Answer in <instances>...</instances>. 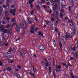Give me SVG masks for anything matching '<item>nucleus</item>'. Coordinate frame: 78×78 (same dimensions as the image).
<instances>
[{"label": "nucleus", "instance_id": "f257e3e1", "mask_svg": "<svg viewBox=\"0 0 78 78\" xmlns=\"http://www.w3.org/2000/svg\"><path fill=\"white\" fill-rule=\"evenodd\" d=\"M59 5H60L59 3L54 5V7L52 8V11H54V12H55L58 9V6H59Z\"/></svg>", "mask_w": 78, "mask_h": 78}, {"label": "nucleus", "instance_id": "f03ea898", "mask_svg": "<svg viewBox=\"0 0 78 78\" xmlns=\"http://www.w3.org/2000/svg\"><path fill=\"white\" fill-rule=\"evenodd\" d=\"M12 25H16V31L18 32H19L20 31V28L18 27V26L17 24L16 23H13L12 24Z\"/></svg>", "mask_w": 78, "mask_h": 78}, {"label": "nucleus", "instance_id": "7ed1b4c3", "mask_svg": "<svg viewBox=\"0 0 78 78\" xmlns=\"http://www.w3.org/2000/svg\"><path fill=\"white\" fill-rule=\"evenodd\" d=\"M0 30L1 31H2L3 33H7V32L8 31L7 29H4V28L0 29Z\"/></svg>", "mask_w": 78, "mask_h": 78}, {"label": "nucleus", "instance_id": "20e7f679", "mask_svg": "<svg viewBox=\"0 0 78 78\" xmlns=\"http://www.w3.org/2000/svg\"><path fill=\"white\" fill-rule=\"evenodd\" d=\"M16 9H12L10 10V13H12V16H15V13H14V12H15Z\"/></svg>", "mask_w": 78, "mask_h": 78}, {"label": "nucleus", "instance_id": "39448f33", "mask_svg": "<svg viewBox=\"0 0 78 78\" xmlns=\"http://www.w3.org/2000/svg\"><path fill=\"white\" fill-rule=\"evenodd\" d=\"M74 35H76V34L77 35V34H78V30L76 28H75L74 29Z\"/></svg>", "mask_w": 78, "mask_h": 78}, {"label": "nucleus", "instance_id": "423d86ee", "mask_svg": "<svg viewBox=\"0 0 78 78\" xmlns=\"http://www.w3.org/2000/svg\"><path fill=\"white\" fill-rule=\"evenodd\" d=\"M27 22L29 23V24H31L32 23V22L31 21V19H30V18H27Z\"/></svg>", "mask_w": 78, "mask_h": 78}, {"label": "nucleus", "instance_id": "0eeeda50", "mask_svg": "<svg viewBox=\"0 0 78 78\" xmlns=\"http://www.w3.org/2000/svg\"><path fill=\"white\" fill-rule=\"evenodd\" d=\"M44 49L45 48L44 47V46H41V49H40L41 51H43Z\"/></svg>", "mask_w": 78, "mask_h": 78}, {"label": "nucleus", "instance_id": "6e6552de", "mask_svg": "<svg viewBox=\"0 0 78 78\" xmlns=\"http://www.w3.org/2000/svg\"><path fill=\"white\" fill-rule=\"evenodd\" d=\"M66 38H71L72 37V36H70V34H67L66 36Z\"/></svg>", "mask_w": 78, "mask_h": 78}, {"label": "nucleus", "instance_id": "1a4fd4ad", "mask_svg": "<svg viewBox=\"0 0 78 78\" xmlns=\"http://www.w3.org/2000/svg\"><path fill=\"white\" fill-rule=\"evenodd\" d=\"M55 67L56 69H60L61 68V66L60 65H57Z\"/></svg>", "mask_w": 78, "mask_h": 78}, {"label": "nucleus", "instance_id": "9d476101", "mask_svg": "<svg viewBox=\"0 0 78 78\" xmlns=\"http://www.w3.org/2000/svg\"><path fill=\"white\" fill-rule=\"evenodd\" d=\"M59 0H54V2L55 3V4H58V3H59V5H60V4H59Z\"/></svg>", "mask_w": 78, "mask_h": 78}, {"label": "nucleus", "instance_id": "9b49d317", "mask_svg": "<svg viewBox=\"0 0 78 78\" xmlns=\"http://www.w3.org/2000/svg\"><path fill=\"white\" fill-rule=\"evenodd\" d=\"M2 6L3 8H4V9H7V8H8V6L7 5H2Z\"/></svg>", "mask_w": 78, "mask_h": 78}, {"label": "nucleus", "instance_id": "f8f14e48", "mask_svg": "<svg viewBox=\"0 0 78 78\" xmlns=\"http://www.w3.org/2000/svg\"><path fill=\"white\" fill-rule=\"evenodd\" d=\"M2 11H3V9L2 7H0V16L2 14Z\"/></svg>", "mask_w": 78, "mask_h": 78}, {"label": "nucleus", "instance_id": "ddd939ff", "mask_svg": "<svg viewBox=\"0 0 78 78\" xmlns=\"http://www.w3.org/2000/svg\"><path fill=\"white\" fill-rule=\"evenodd\" d=\"M13 62V61L11 59L8 60V62H9V63H11V64H12V63Z\"/></svg>", "mask_w": 78, "mask_h": 78}, {"label": "nucleus", "instance_id": "4468645a", "mask_svg": "<svg viewBox=\"0 0 78 78\" xmlns=\"http://www.w3.org/2000/svg\"><path fill=\"white\" fill-rule=\"evenodd\" d=\"M48 62H45V65L46 67H48L49 66L48 65Z\"/></svg>", "mask_w": 78, "mask_h": 78}, {"label": "nucleus", "instance_id": "2eb2a0df", "mask_svg": "<svg viewBox=\"0 0 78 78\" xmlns=\"http://www.w3.org/2000/svg\"><path fill=\"white\" fill-rule=\"evenodd\" d=\"M38 34L39 35H40V36H43V37H44V36H43V34H42V33L41 32H39L38 33Z\"/></svg>", "mask_w": 78, "mask_h": 78}, {"label": "nucleus", "instance_id": "dca6fc26", "mask_svg": "<svg viewBox=\"0 0 78 78\" xmlns=\"http://www.w3.org/2000/svg\"><path fill=\"white\" fill-rule=\"evenodd\" d=\"M59 44L60 45V48H61V51H62V44L60 42H59Z\"/></svg>", "mask_w": 78, "mask_h": 78}, {"label": "nucleus", "instance_id": "f3484780", "mask_svg": "<svg viewBox=\"0 0 78 78\" xmlns=\"http://www.w3.org/2000/svg\"><path fill=\"white\" fill-rule=\"evenodd\" d=\"M33 70H34V72H36V68L34 66L33 67Z\"/></svg>", "mask_w": 78, "mask_h": 78}, {"label": "nucleus", "instance_id": "a211bd4d", "mask_svg": "<svg viewBox=\"0 0 78 78\" xmlns=\"http://www.w3.org/2000/svg\"><path fill=\"white\" fill-rule=\"evenodd\" d=\"M55 12V14H56V15L58 16V14H59V12H58L59 11H58V10H57V11Z\"/></svg>", "mask_w": 78, "mask_h": 78}, {"label": "nucleus", "instance_id": "6ab92c4d", "mask_svg": "<svg viewBox=\"0 0 78 78\" xmlns=\"http://www.w3.org/2000/svg\"><path fill=\"white\" fill-rule=\"evenodd\" d=\"M5 4L6 5H7V7H8V8H10V7H9V3H6V2Z\"/></svg>", "mask_w": 78, "mask_h": 78}, {"label": "nucleus", "instance_id": "aec40b11", "mask_svg": "<svg viewBox=\"0 0 78 78\" xmlns=\"http://www.w3.org/2000/svg\"><path fill=\"white\" fill-rule=\"evenodd\" d=\"M54 17H51V21H54L55 20V19H54Z\"/></svg>", "mask_w": 78, "mask_h": 78}, {"label": "nucleus", "instance_id": "412c9836", "mask_svg": "<svg viewBox=\"0 0 78 78\" xmlns=\"http://www.w3.org/2000/svg\"><path fill=\"white\" fill-rule=\"evenodd\" d=\"M72 50L73 51H75V50H76V48L73 47L72 48Z\"/></svg>", "mask_w": 78, "mask_h": 78}, {"label": "nucleus", "instance_id": "4be33fe9", "mask_svg": "<svg viewBox=\"0 0 78 78\" xmlns=\"http://www.w3.org/2000/svg\"><path fill=\"white\" fill-rule=\"evenodd\" d=\"M38 5H42V3L40 2L39 0H38Z\"/></svg>", "mask_w": 78, "mask_h": 78}, {"label": "nucleus", "instance_id": "5701e85b", "mask_svg": "<svg viewBox=\"0 0 78 78\" xmlns=\"http://www.w3.org/2000/svg\"><path fill=\"white\" fill-rule=\"evenodd\" d=\"M34 13V11L33 10H32L30 12V14L31 15H33V14Z\"/></svg>", "mask_w": 78, "mask_h": 78}, {"label": "nucleus", "instance_id": "b1692460", "mask_svg": "<svg viewBox=\"0 0 78 78\" xmlns=\"http://www.w3.org/2000/svg\"><path fill=\"white\" fill-rule=\"evenodd\" d=\"M41 2L42 3V4H43V3H45V0H42L41 1Z\"/></svg>", "mask_w": 78, "mask_h": 78}, {"label": "nucleus", "instance_id": "393cba45", "mask_svg": "<svg viewBox=\"0 0 78 78\" xmlns=\"http://www.w3.org/2000/svg\"><path fill=\"white\" fill-rule=\"evenodd\" d=\"M17 67L19 69H21V66L20 65H18L17 66Z\"/></svg>", "mask_w": 78, "mask_h": 78}, {"label": "nucleus", "instance_id": "a878e982", "mask_svg": "<svg viewBox=\"0 0 78 78\" xmlns=\"http://www.w3.org/2000/svg\"><path fill=\"white\" fill-rule=\"evenodd\" d=\"M60 15L61 17H63L64 16V14L62 13H60Z\"/></svg>", "mask_w": 78, "mask_h": 78}, {"label": "nucleus", "instance_id": "bb28decb", "mask_svg": "<svg viewBox=\"0 0 78 78\" xmlns=\"http://www.w3.org/2000/svg\"><path fill=\"white\" fill-rule=\"evenodd\" d=\"M46 23L47 25H49L50 23V21H46Z\"/></svg>", "mask_w": 78, "mask_h": 78}, {"label": "nucleus", "instance_id": "cd10ccee", "mask_svg": "<svg viewBox=\"0 0 78 78\" xmlns=\"http://www.w3.org/2000/svg\"><path fill=\"white\" fill-rule=\"evenodd\" d=\"M69 25L70 26H72L73 25V23L72 22H71L69 23Z\"/></svg>", "mask_w": 78, "mask_h": 78}, {"label": "nucleus", "instance_id": "c85d7f7f", "mask_svg": "<svg viewBox=\"0 0 78 78\" xmlns=\"http://www.w3.org/2000/svg\"><path fill=\"white\" fill-rule=\"evenodd\" d=\"M55 70L56 71V72H57V73H59V70H58V69L57 68H56L55 69Z\"/></svg>", "mask_w": 78, "mask_h": 78}, {"label": "nucleus", "instance_id": "c756f323", "mask_svg": "<svg viewBox=\"0 0 78 78\" xmlns=\"http://www.w3.org/2000/svg\"><path fill=\"white\" fill-rule=\"evenodd\" d=\"M10 27V25H7L6 26V28H9Z\"/></svg>", "mask_w": 78, "mask_h": 78}, {"label": "nucleus", "instance_id": "7c9ffc66", "mask_svg": "<svg viewBox=\"0 0 78 78\" xmlns=\"http://www.w3.org/2000/svg\"><path fill=\"white\" fill-rule=\"evenodd\" d=\"M52 12V10L51 9L49 10V13H50V14H51V12Z\"/></svg>", "mask_w": 78, "mask_h": 78}, {"label": "nucleus", "instance_id": "2f4dec72", "mask_svg": "<svg viewBox=\"0 0 78 78\" xmlns=\"http://www.w3.org/2000/svg\"><path fill=\"white\" fill-rule=\"evenodd\" d=\"M6 69L9 70V71H11L12 69H11V68H6Z\"/></svg>", "mask_w": 78, "mask_h": 78}, {"label": "nucleus", "instance_id": "473e14b6", "mask_svg": "<svg viewBox=\"0 0 78 78\" xmlns=\"http://www.w3.org/2000/svg\"><path fill=\"white\" fill-rule=\"evenodd\" d=\"M35 16V20L36 21H38V20L37 19V18H36V16Z\"/></svg>", "mask_w": 78, "mask_h": 78}, {"label": "nucleus", "instance_id": "72a5a7b5", "mask_svg": "<svg viewBox=\"0 0 78 78\" xmlns=\"http://www.w3.org/2000/svg\"><path fill=\"white\" fill-rule=\"evenodd\" d=\"M15 19H14V18H13L12 19V22H15Z\"/></svg>", "mask_w": 78, "mask_h": 78}, {"label": "nucleus", "instance_id": "f704fd0d", "mask_svg": "<svg viewBox=\"0 0 78 78\" xmlns=\"http://www.w3.org/2000/svg\"><path fill=\"white\" fill-rule=\"evenodd\" d=\"M54 2L55 1H54L53 0H51L50 1V2L51 3H54Z\"/></svg>", "mask_w": 78, "mask_h": 78}, {"label": "nucleus", "instance_id": "c9c22d12", "mask_svg": "<svg viewBox=\"0 0 78 78\" xmlns=\"http://www.w3.org/2000/svg\"><path fill=\"white\" fill-rule=\"evenodd\" d=\"M30 33H34V30H31L30 31Z\"/></svg>", "mask_w": 78, "mask_h": 78}, {"label": "nucleus", "instance_id": "e433bc0d", "mask_svg": "<svg viewBox=\"0 0 78 78\" xmlns=\"http://www.w3.org/2000/svg\"><path fill=\"white\" fill-rule=\"evenodd\" d=\"M15 76H16L17 78H19V77H18V75L17 74V73H15L14 74Z\"/></svg>", "mask_w": 78, "mask_h": 78}, {"label": "nucleus", "instance_id": "4c0bfd02", "mask_svg": "<svg viewBox=\"0 0 78 78\" xmlns=\"http://www.w3.org/2000/svg\"><path fill=\"white\" fill-rule=\"evenodd\" d=\"M6 20H7V21H9V20H10V19H9V17L6 18Z\"/></svg>", "mask_w": 78, "mask_h": 78}, {"label": "nucleus", "instance_id": "58836bf2", "mask_svg": "<svg viewBox=\"0 0 78 78\" xmlns=\"http://www.w3.org/2000/svg\"><path fill=\"white\" fill-rule=\"evenodd\" d=\"M0 28H1V29H2V28H3V25H2L0 26Z\"/></svg>", "mask_w": 78, "mask_h": 78}, {"label": "nucleus", "instance_id": "ea45409f", "mask_svg": "<svg viewBox=\"0 0 78 78\" xmlns=\"http://www.w3.org/2000/svg\"><path fill=\"white\" fill-rule=\"evenodd\" d=\"M35 6L36 8H40L39 5H38L37 6L36 5H35Z\"/></svg>", "mask_w": 78, "mask_h": 78}, {"label": "nucleus", "instance_id": "a19ab883", "mask_svg": "<svg viewBox=\"0 0 78 78\" xmlns=\"http://www.w3.org/2000/svg\"><path fill=\"white\" fill-rule=\"evenodd\" d=\"M2 23H3V24H4V25H5L6 23V22H5V21H3L2 22Z\"/></svg>", "mask_w": 78, "mask_h": 78}, {"label": "nucleus", "instance_id": "79ce46f5", "mask_svg": "<svg viewBox=\"0 0 78 78\" xmlns=\"http://www.w3.org/2000/svg\"><path fill=\"white\" fill-rule=\"evenodd\" d=\"M65 67L67 69H68V67H69V65H67L66 66H65Z\"/></svg>", "mask_w": 78, "mask_h": 78}, {"label": "nucleus", "instance_id": "37998d69", "mask_svg": "<svg viewBox=\"0 0 78 78\" xmlns=\"http://www.w3.org/2000/svg\"><path fill=\"white\" fill-rule=\"evenodd\" d=\"M70 60L72 61V60H73L74 59V58L73 57H70Z\"/></svg>", "mask_w": 78, "mask_h": 78}, {"label": "nucleus", "instance_id": "c03bdc74", "mask_svg": "<svg viewBox=\"0 0 78 78\" xmlns=\"http://www.w3.org/2000/svg\"><path fill=\"white\" fill-rule=\"evenodd\" d=\"M20 37H18V39H17L16 40V42H17V41H19V40H20Z\"/></svg>", "mask_w": 78, "mask_h": 78}, {"label": "nucleus", "instance_id": "a18cd8bd", "mask_svg": "<svg viewBox=\"0 0 78 78\" xmlns=\"http://www.w3.org/2000/svg\"><path fill=\"white\" fill-rule=\"evenodd\" d=\"M3 65V63H2V62L0 61V66H2Z\"/></svg>", "mask_w": 78, "mask_h": 78}, {"label": "nucleus", "instance_id": "49530a36", "mask_svg": "<svg viewBox=\"0 0 78 78\" xmlns=\"http://www.w3.org/2000/svg\"><path fill=\"white\" fill-rule=\"evenodd\" d=\"M55 31H56V32H58V28L56 27L55 29Z\"/></svg>", "mask_w": 78, "mask_h": 78}, {"label": "nucleus", "instance_id": "de8ad7c7", "mask_svg": "<svg viewBox=\"0 0 78 78\" xmlns=\"http://www.w3.org/2000/svg\"><path fill=\"white\" fill-rule=\"evenodd\" d=\"M43 7L44 8V9H45L47 8V7L45 6V5H42Z\"/></svg>", "mask_w": 78, "mask_h": 78}, {"label": "nucleus", "instance_id": "09e8293b", "mask_svg": "<svg viewBox=\"0 0 78 78\" xmlns=\"http://www.w3.org/2000/svg\"><path fill=\"white\" fill-rule=\"evenodd\" d=\"M68 66H70V67L72 66V65H71V64H70V63L69 62L68 63Z\"/></svg>", "mask_w": 78, "mask_h": 78}, {"label": "nucleus", "instance_id": "8fccbe9b", "mask_svg": "<svg viewBox=\"0 0 78 78\" xmlns=\"http://www.w3.org/2000/svg\"><path fill=\"white\" fill-rule=\"evenodd\" d=\"M61 12H62V13H64V10L62 9L61 10Z\"/></svg>", "mask_w": 78, "mask_h": 78}, {"label": "nucleus", "instance_id": "3c124183", "mask_svg": "<svg viewBox=\"0 0 78 78\" xmlns=\"http://www.w3.org/2000/svg\"><path fill=\"white\" fill-rule=\"evenodd\" d=\"M31 3H32V1H31V0H30L29 2V4H31Z\"/></svg>", "mask_w": 78, "mask_h": 78}, {"label": "nucleus", "instance_id": "603ef678", "mask_svg": "<svg viewBox=\"0 0 78 78\" xmlns=\"http://www.w3.org/2000/svg\"><path fill=\"white\" fill-rule=\"evenodd\" d=\"M49 72H50V70H51V67H50L49 68Z\"/></svg>", "mask_w": 78, "mask_h": 78}, {"label": "nucleus", "instance_id": "864d4df0", "mask_svg": "<svg viewBox=\"0 0 78 78\" xmlns=\"http://www.w3.org/2000/svg\"><path fill=\"white\" fill-rule=\"evenodd\" d=\"M9 1L8 0L6 1V2L7 3H9Z\"/></svg>", "mask_w": 78, "mask_h": 78}, {"label": "nucleus", "instance_id": "5fc2aeb1", "mask_svg": "<svg viewBox=\"0 0 78 78\" xmlns=\"http://www.w3.org/2000/svg\"><path fill=\"white\" fill-rule=\"evenodd\" d=\"M15 7V6L14 5H12V8H14Z\"/></svg>", "mask_w": 78, "mask_h": 78}, {"label": "nucleus", "instance_id": "6e6d98bb", "mask_svg": "<svg viewBox=\"0 0 78 78\" xmlns=\"http://www.w3.org/2000/svg\"><path fill=\"white\" fill-rule=\"evenodd\" d=\"M8 11H6L5 12V14H8Z\"/></svg>", "mask_w": 78, "mask_h": 78}, {"label": "nucleus", "instance_id": "4d7b16f0", "mask_svg": "<svg viewBox=\"0 0 78 78\" xmlns=\"http://www.w3.org/2000/svg\"><path fill=\"white\" fill-rule=\"evenodd\" d=\"M62 64L63 65V66H66V63H62Z\"/></svg>", "mask_w": 78, "mask_h": 78}, {"label": "nucleus", "instance_id": "13d9d810", "mask_svg": "<svg viewBox=\"0 0 78 78\" xmlns=\"http://www.w3.org/2000/svg\"><path fill=\"white\" fill-rule=\"evenodd\" d=\"M51 17H54V16H55V15L53 14H51Z\"/></svg>", "mask_w": 78, "mask_h": 78}, {"label": "nucleus", "instance_id": "bf43d9fd", "mask_svg": "<svg viewBox=\"0 0 78 78\" xmlns=\"http://www.w3.org/2000/svg\"><path fill=\"white\" fill-rule=\"evenodd\" d=\"M67 50L68 51H70V48H68Z\"/></svg>", "mask_w": 78, "mask_h": 78}, {"label": "nucleus", "instance_id": "052dcab7", "mask_svg": "<svg viewBox=\"0 0 78 78\" xmlns=\"http://www.w3.org/2000/svg\"><path fill=\"white\" fill-rule=\"evenodd\" d=\"M71 2L72 3H73L74 2V1H73V0H71Z\"/></svg>", "mask_w": 78, "mask_h": 78}, {"label": "nucleus", "instance_id": "680f3d73", "mask_svg": "<svg viewBox=\"0 0 78 78\" xmlns=\"http://www.w3.org/2000/svg\"><path fill=\"white\" fill-rule=\"evenodd\" d=\"M47 4L48 5H50V2H47Z\"/></svg>", "mask_w": 78, "mask_h": 78}, {"label": "nucleus", "instance_id": "e2e57ef3", "mask_svg": "<svg viewBox=\"0 0 78 78\" xmlns=\"http://www.w3.org/2000/svg\"><path fill=\"white\" fill-rule=\"evenodd\" d=\"M2 39L4 40V41H5L6 39V38L5 37H3Z\"/></svg>", "mask_w": 78, "mask_h": 78}, {"label": "nucleus", "instance_id": "0e129e2a", "mask_svg": "<svg viewBox=\"0 0 78 78\" xmlns=\"http://www.w3.org/2000/svg\"><path fill=\"white\" fill-rule=\"evenodd\" d=\"M58 37H60V34L59 33H58Z\"/></svg>", "mask_w": 78, "mask_h": 78}, {"label": "nucleus", "instance_id": "69168bd1", "mask_svg": "<svg viewBox=\"0 0 78 78\" xmlns=\"http://www.w3.org/2000/svg\"><path fill=\"white\" fill-rule=\"evenodd\" d=\"M37 30H38V29H37V28H35V31H37Z\"/></svg>", "mask_w": 78, "mask_h": 78}, {"label": "nucleus", "instance_id": "338daca9", "mask_svg": "<svg viewBox=\"0 0 78 78\" xmlns=\"http://www.w3.org/2000/svg\"><path fill=\"white\" fill-rule=\"evenodd\" d=\"M44 59L45 61V62H48L47 59L44 58Z\"/></svg>", "mask_w": 78, "mask_h": 78}, {"label": "nucleus", "instance_id": "774afa93", "mask_svg": "<svg viewBox=\"0 0 78 78\" xmlns=\"http://www.w3.org/2000/svg\"><path fill=\"white\" fill-rule=\"evenodd\" d=\"M76 56H78V52H77L76 54Z\"/></svg>", "mask_w": 78, "mask_h": 78}]
</instances>
